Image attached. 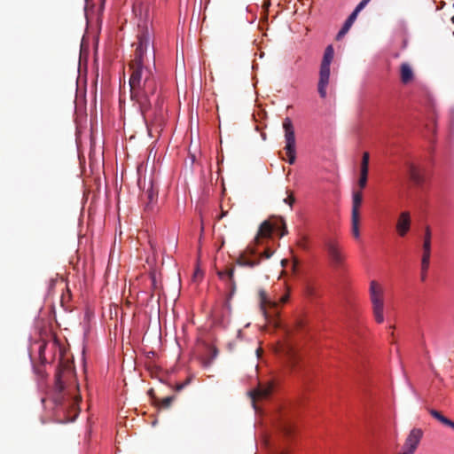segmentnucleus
I'll return each mask as SVG.
<instances>
[{
  "instance_id": "obj_18",
  "label": "nucleus",
  "mask_w": 454,
  "mask_h": 454,
  "mask_svg": "<svg viewBox=\"0 0 454 454\" xmlns=\"http://www.w3.org/2000/svg\"><path fill=\"white\" fill-rule=\"evenodd\" d=\"M413 79V71L408 63L401 65V81L403 83H408Z\"/></svg>"
},
{
  "instance_id": "obj_33",
  "label": "nucleus",
  "mask_w": 454,
  "mask_h": 454,
  "mask_svg": "<svg viewBox=\"0 0 454 454\" xmlns=\"http://www.w3.org/2000/svg\"><path fill=\"white\" fill-rule=\"evenodd\" d=\"M445 426L450 427H451L452 429H454V421H452V420H450V419H449Z\"/></svg>"
},
{
  "instance_id": "obj_10",
  "label": "nucleus",
  "mask_w": 454,
  "mask_h": 454,
  "mask_svg": "<svg viewBox=\"0 0 454 454\" xmlns=\"http://www.w3.org/2000/svg\"><path fill=\"white\" fill-rule=\"evenodd\" d=\"M325 249L333 264L336 267L341 266L343 262V256L338 247V245L335 242L329 240L325 243Z\"/></svg>"
},
{
  "instance_id": "obj_38",
  "label": "nucleus",
  "mask_w": 454,
  "mask_h": 454,
  "mask_svg": "<svg viewBox=\"0 0 454 454\" xmlns=\"http://www.w3.org/2000/svg\"><path fill=\"white\" fill-rule=\"evenodd\" d=\"M286 300H287V297H286V296H285V297H282V301H283V302H286Z\"/></svg>"
},
{
  "instance_id": "obj_22",
  "label": "nucleus",
  "mask_w": 454,
  "mask_h": 454,
  "mask_svg": "<svg viewBox=\"0 0 454 454\" xmlns=\"http://www.w3.org/2000/svg\"><path fill=\"white\" fill-rule=\"evenodd\" d=\"M359 216H352V233L356 239L360 237L359 232Z\"/></svg>"
},
{
  "instance_id": "obj_12",
  "label": "nucleus",
  "mask_w": 454,
  "mask_h": 454,
  "mask_svg": "<svg viewBox=\"0 0 454 454\" xmlns=\"http://www.w3.org/2000/svg\"><path fill=\"white\" fill-rule=\"evenodd\" d=\"M411 226V217L407 211L401 213L396 224V230L400 236L403 237L409 231Z\"/></svg>"
},
{
  "instance_id": "obj_1",
  "label": "nucleus",
  "mask_w": 454,
  "mask_h": 454,
  "mask_svg": "<svg viewBox=\"0 0 454 454\" xmlns=\"http://www.w3.org/2000/svg\"><path fill=\"white\" fill-rule=\"evenodd\" d=\"M132 11L138 19V32L134 59L129 64L130 98L137 105L148 129L151 126L162 129L165 125L164 98L156 75L154 32L152 24L149 26V5L136 2Z\"/></svg>"
},
{
  "instance_id": "obj_39",
  "label": "nucleus",
  "mask_w": 454,
  "mask_h": 454,
  "mask_svg": "<svg viewBox=\"0 0 454 454\" xmlns=\"http://www.w3.org/2000/svg\"><path fill=\"white\" fill-rule=\"evenodd\" d=\"M204 231V226L201 224V232Z\"/></svg>"
},
{
  "instance_id": "obj_17",
  "label": "nucleus",
  "mask_w": 454,
  "mask_h": 454,
  "mask_svg": "<svg viewBox=\"0 0 454 454\" xmlns=\"http://www.w3.org/2000/svg\"><path fill=\"white\" fill-rule=\"evenodd\" d=\"M431 245L430 243H423V255L421 260V270L427 271L430 262Z\"/></svg>"
},
{
  "instance_id": "obj_20",
  "label": "nucleus",
  "mask_w": 454,
  "mask_h": 454,
  "mask_svg": "<svg viewBox=\"0 0 454 454\" xmlns=\"http://www.w3.org/2000/svg\"><path fill=\"white\" fill-rule=\"evenodd\" d=\"M71 298V293L68 287H67L66 292H63L60 297V306L66 310V311H72V306L68 305L67 302Z\"/></svg>"
},
{
  "instance_id": "obj_8",
  "label": "nucleus",
  "mask_w": 454,
  "mask_h": 454,
  "mask_svg": "<svg viewBox=\"0 0 454 454\" xmlns=\"http://www.w3.org/2000/svg\"><path fill=\"white\" fill-rule=\"evenodd\" d=\"M423 432L419 428H413L407 436L403 451L399 454H413L422 438Z\"/></svg>"
},
{
  "instance_id": "obj_34",
  "label": "nucleus",
  "mask_w": 454,
  "mask_h": 454,
  "mask_svg": "<svg viewBox=\"0 0 454 454\" xmlns=\"http://www.w3.org/2000/svg\"><path fill=\"white\" fill-rule=\"evenodd\" d=\"M89 6H88V4H86V6H85V15L87 17V19L89 18Z\"/></svg>"
},
{
  "instance_id": "obj_4",
  "label": "nucleus",
  "mask_w": 454,
  "mask_h": 454,
  "mask_svg": "<svg viewBox=\"0 0 454 454\" xmlns=\"http://www.w3.org/2000/svg\"><path fill=\"white\" fill-rule=\"evenodd\" d=\"M369 292L375 321L381 324L384 321L383 290L376 281L372 280L370 283Z\"/></svg>"
},
{
  "instance_id": "obj_37",
  "label": "nucleus",
  "mask_w": 454,
  "mask_h": 454,
  "mask_svg": "<svg viewBox=\"0 0 454 454\" xmlns=\"http://www.w3.org/2000/svg\"><path fill=\"white\" fill-rule=\"evenodd\" d=\"M412 176H413V178H417V174L415 173V171L412 169Z\"/></svg>"
},
{
  "instance_id": "obj_23",
  "label": "nucleus",
  "mask_w": 454,
  "mask_h": 454,
  "mask_svg": "<svg viewBox=\"0 0 454 454\" xmlns=\"http://www.w3.org/2000/svg\"><path fill=\"white\" fill-rule=\"evenodd\" d=\"M260 298H261V309L264 315H266L265 306L266 304H271V301L268 299L267 294L264 291H260Z\"/></svg>"
},
{
  "instance_id": "obj_26",
  "label": "nucleus",
  "mask_w": 454,
  "mask_h": 454,
  "mask_svg": "<svg viewBox=\"0 0 454 454\" xmlns=\"http://www.w3.org/2000/svg\"><path fill=\"white\" fill-rule=\"evenodd\" d=\"M173 396H167L162 400V406L168 408L173 402Z\"/></svg>"
},
{
  "instance_id": "obj_14",
  "label": "nucleus",
  "mask_w": 454,
  "mask_h": 454,
  "mask_svg": "<svg viewBox=\"0 0 454 454\" xmlns=\"http://www.w3.org/2000/svg\"><path fill=\"white\" fill-rule=\"evenodd\" d=\"M206 348H207V354L203 357L202 365L204 367H209L213 364L215 359L217 357L218 349L216 347L208 345V344L206 345Z\"/></svg>"
},
{
  "instance_id": "obj_30",
  "label": "nucleus",
  "mask_w": 454,
  "mask_h": 454,
  "mask_svg": "<svg viewBox=\"0 0 454 454\" xmlns=\"http://www.w3.org/2000/svg\"><path fill=\"white\" fill-rule=\"evenodd\" d=\"M190 383V380H187L186 381L183 382V383H180V384H177L176 385V391H181L182 389L184 388L185 386H187L188 384Z\"/></svg>"
},
{
  "instance_id": "obj_19",
  "label": "nucleus",
  "mask_w": 454,
  "mask_h": 454,
  "mask_svg": "<svg viewBox=\"0 0 454 454\" xmlns=\"http://www.w3.org/2000/svg\"><path fill=\"white\" fill-rule=\"evenodd\" d=\"M363 195L360 192H353L352 196V216H359V207L362 204Z\"/></svg>"
},
{
  "instance_id": "obj_9",
  "label": "nucleus",
  "mask_w": 454,
  "mask_h": 454,
  "mask_svg": "<svg viewBox=\"0 0 454 454\" xmlns=\"http://www.w3.org/2000/svg\"><path fill=\"white\" fill-rule=\"evenodd\" d=\"M219 278L225 281L226 288L228 289V300L231 299V297L234 295L236 291V283L234 280V269H227L224 271H219L218 272Z\"/></svg>"
},
{
  "instance_id": "obj_6",
  "label": "nucleus",
  "mask_w": 454,
  "mask_h": 454,
  "mask_svg": "<svg viewBox=\"0 0 454 454\" xmlns=\"http://www.w3.org/2000/svg\"><path fill=\"white\" fill-rule=\"evenodd\" d=\"M159 184L150 177L147 186L143 188L142 200H145L144 209L147 213L153 212L158 204Z\"/></svg>"
},
{
  "instance_id": "obj_2",
  "label": "nucleus",
  "mask_w": 454,
  "mask_h": 454,
  "mask_svg": "<svg viewBox=\"0 0 454 454\" xmlns=\"http://www.w3.org/2000/svg\"><path fill=\"white\" fill-rule=\"evenodd\" d=\"M65 348L59 341V423L73 422L80 413V396L76 395V388L72 391L67 390L64 381L61 380L60 372L62 367L61 357Z\"/></svg>"
},
{
  "instance_id": "obj_13",
  "label": "nucleus",
  "mask_w": 454,
  "mask_h": 454,
  "mask_svg": "<svg viewBox=\"0 0 454 454\" xmlns=\"http://www.w3.org/2000/svg\"><path fill=\"white\" fill-rule=\"evenodd\" d=\"M273 232V226L269 221H264L260 224L258 233L254 238V242L259 244L261 238H270Z\"/></svg>"
},
{
  "instance_id": "obj_40",
  "label": "nucleus",
  "mask_w": 454,
  "mask_h": 454,
  "mask_svg": "<svg viewBox=\"0 0 454 454\" xmlns=\"http://www.w3.org/2000/svg\"><path fill=\"white\" fill-rule=\"evenodd\" d=\"M451 20H452V22L454 23V16L452 17Z\"/></svg>"
},
{
  "instance_id": "obj_24",
  "label": "nucleus",
  "mask_w": 454,
  "mask_h": 454,
  "mask_svg": "<svg viewBox=\"0 0 454 454\" xmlns=\"http://www.w3.org/2000/svg\"><path fill=\"white\" fill-rule=\"evenodd\" d=\"M430 414L434 418L436 419L437 420H439L441 423H442L443 425H446L447 421H448V418H446L445 416H443L441 412H439L438 411L436 410H430Z\"/></svg>"
},
{
  "instance_id": "obj_29",
  "label": "nucleus",
  "mask_w": 454,
  "mask_h": 454,
  "mask_svg": "<svg viewBox=\"0 0 454 454\" xmlns=\"http://www.w3.org/2000/svg\"><path fill=\"white\" fill-rule=\"evenodd\" d=\"M427 241L431 244V231H430L429 227H427V229H426L424 242H427Z\"/></svg>"
},
{
  "instance_id": "obj_3",
  "label": "nucleus",
  "mask_w": 454,
  "mask_h": 454,
  "mask_svg": "<svg viewBox=\"0 0 454 454\" xmlns=\"http://www.w3.org/2000/svg\"><path fill=\"white\" fill-rule=\"evenodd\" d=\"M334 57V49L329 44L324 52L319 67V78L317 82V92L319 97L325 99L327 97V87L330 83L331 64Z\"/></svg>"
},
{
  "instance_id": "obj_11",
  "label": "nucleus",
  "mask_w": 454,
  "mask_h": 454,
  "mask_svg": "<svg viewBox=\"0 0 454 454\" xmlns=\"http://www.w3.org/2000/svg\"><path fill=\"white\" fill-rule=\"evenodd\" d=\"M369 159L370 155L367 152L363 153L362 162H361V170H360V178L358 181V185L360 188H364L367 183L368 178V170H369Z\"/></svg>"
},
{
  "instance_id": "obj_35",
  "label": "nucleus",
  "mask_w": 454,
  "mask_h": 454,
  "mask_svg": "<svg viewBox=\"0 0 454 454\" xmlns=\"http://www.w3.org/2000/svg\"><path fill=\"white\" fill-rule=\"evenodd\" d=\"M270 0H264V6H265L266 8H269V7H270Z\"/></svg>"
},
{
  "instance_id": "obj_25",
  "label": "nucleus",
  "mask_w": 454,
  "mask_h": 454,
  "mask_svg": "<svg viewBox=\"0 0 454 454\" xmlns=\"http://www.w3.org/2000/svg\"><path fill=\"white\" fill-rule=\"evenodd\" d=\"M371 0H362L355 8V10L353 11V12H356V14L357 15L359 12H361L364 7L365 5L370 2Z\"/></svg>"
},
{
  "instance_id": "obj_27",
  "label": "nucleus",
  "mask_w": 454,
  "mask_h": 454,
  "mask_svg": "<svg viewBox=\"0 0 454 454\" xmlns=\"http://www.w3.org/2000/svg\"><path fill=\"white\" fill-rule=\"evenodd\" d=\"M99 2H100V3H99V5H98V8H97V9H98V11H97V12H98V15H101V14L103 13V12H104V8H105V2H106V0H99Z\"/></svg>"
},
{
  "instance_id": "obj_28",
  "label": "nucleus",
  "mask_w": 454,
  "mask_h": 454,
  "mask_svg": "<svg viewBox=\"0 0 454 454\" xmlns=\"http://www.w3.org/2000/svg\"><path fill=\"white\" fill-rule=\"evenodd\" d=\"M285 203L290 205V207L293 206V204L294 203L295 201V199L293 195H289L287 196L285 200H284Z\"/></svg>"
},
{
  "instance_id": "obj_36",
  "label": "nucleus",
  "mask_w": 454,
  "mask_h": 454,
  "mask_svg": "<svg viewBox=\"0 0 454 454\" xmlns=\"http://www.w3.org/2000/svg\"><path fill=\"white\" fill-rule=\"evenodd\" d=\"M426 275H427V271H423L422 270L421 278H422L423 281L426 279Z\"/></svg>"
},
{
  "instance_id": "obj_31",
  "label": "nucleus",
  "mask_w": 454,
  "mask_h": 454,
  "mask_svg": "<svg viewBox=\"0 0 454 454\" xmlns=\"http://www.w3.org/2000/svg\"><path fill=\"white\" fill-rule=\"evenodd\" d=\"M272 254H273V252L268 249V250L263 252L262 256L263 258H265V259H269V258H270L272 256Z\"/></svg>"
},
{
  "instance_id": "obj_32",
  "label": "nucleus",
  "mask_w": 454,
  "mask_h": 454,
  "mask_svg": "<svg viewBox=\"0 0 454 454\" xmlns=\"http://www.w3.org/2000/svg\"><path fill=\"white\" fill-rule=\"evenodd\" d=\"M247 251L250 254H256L255 248L253 247H250V246L247 247Z\"/></svg>"
},
{
  "instance_id": "obj_7",
  "label": "nucleus",
  "mask_w": 454,
  "mask_h": 454,
  "mask_svg": "<svg viewBox=\"0 0 454 454\" xmlns=\"http://www.w3.org/2000/svg\"><path fill=\"white\" fill-rule=\"evenodd\" d=\"M231 308L229 301L223 306L213 313L214 325L221 328H226L231 322Z\"/></svg>"
},
{
  "instance_id": "obj_16",
  "label": "nucleus",
  "mask_w": 454,
  "mask_h": 454,
  "mask_svg": "<svg viewBox=\"0 0 454 454\" xmlns=\"http://www.w3.org/2000/svg\"><path fill=\"white\" fill-rule=\"evenodd\" d=\"M356 16L357 15L356 14V12H351V14L347 18V20L343 23L341 28L338 32V34L336 35V40H340L348 33V31L351 27L352 24L356 20Z\"/></svg>"
},
{
  "instance_id": "obj_5",
  "label": "nucleus",
  "mask_w": 454,
  "mask_h": 454,
  "mask_svg": "<svg viewBox=\"0 0 454 454\" xmlns=\"http://www.w3.org/2000/svg\"><path fill=\"white\" fill-rule=\"evenodd\" d=\"M283 129L285 131L286 146L285 150L288 157L289 164H294L296 159L295 133L291 118L286 117L283 121Z\"/></svg>"
},
{
  "instance_id": "obj_15",
  "label": "nucleus",
  "mask_w": 454,
  "mask_h": 454,
  "mask_svg": "<svg viewBox=\"0 0 454 454\" xmlns=\"http://www.w3.org/2000/svg\"><path fill=\"white\" fill-rule=\"evenodd\" d=\"M272 391H273L272 384L264 385V386L260 385L256 389H254V391L251 392V396H252L253 401L255 398H267L268 396H270V395L271 394Z\"/></svg>"
},
{
  "instance_id": "obj_21",
  "label": "nucleus",
  "mask_w": 454,
  "mask_h": 454,
  "mask_svg": "<svg viewBox=\"0 0 454 454\" xmlns=\"http://www.w3.org/2000/svg\"><path fill=\"white\" fill-rule=\"evenodd\" d=\"M237 263L240 266H246L249 268H254L260 264V260H249L246 258L244 255H241L238 258Z\"/></svg>"
}]
</instances>
